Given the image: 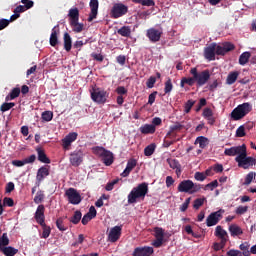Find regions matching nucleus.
Segmentation results:
<instances>
[{"label":"nucleus","mask_w":256,"mask_h":256,"mask_svg":"<svg viewBox=\"0 0 256 256\" xmlns=\"http://www.w3.org/2000/svg\"><path fill=\"white\" fill-rule=\"evenodd\" d=\"M90 97L94 103L98 105H105L107 103V97H109V93L104 89L98 87H92L90 90Z\"/></svg>","instance_id":"5"},{"label":"nucleus","mask_w":256,"mask_h":256,"mask_svg":"<svg viewBox=\"0 0 256 256\" xmlns=\"http://www.w3.org/2000/svg\"><path fill=\"white\" fill-rule=\"evenodd\" d=\"M83 157L85 154L82 150H75L70 154V163L73 167H79L83 163Z\"/></svg>","instance_id":"10"},{"label":"nucleus","mask_w":256,"mask_h":256,"mask_svg":"<svg viewBox=\"0 0 256 256\" xmlns=\"http://www.w3.org/2000/svg\"><path fill=\"white\" fill-rule=\"evenodd\" d=\"M147 193H149V184H147V182L138 184L137 187H134L128 194V204L133 205L137 203L139 199L143 201Z\"/></svg>","instance_id":"1"},{"label":"nucleus","mask_w":256,"mask_h":256,"mask_svg":"<svg viewBox=\"0 0 256 256\" xmlns=\"http://www.w3.org/2000/svg\"><path fill=\"white\" fill-rule=\"evenodd\" d=\"M217 49V43H211L207 47L204 48V57L207 61H215V55Z\"/></svg>","instance_id":"14"},{"label":"nucleus","mask_w":256,"mask_h":256,"mask_svg":"<svg viewBox=\"0 0 256 256\" xmlns=\"http://www.w3.org/2000/svg\"><path fill=\"white\" fill-rule=\"evenodd\" d=\"M79 134L77 132H71L62 139V147L65 151H69V147H71V143L77 141V137Z\"/></svg>","instance_id":"15"},{"label":"nucleus","mask_w":256,"mask_h":256,"mask_svg":"<svg viewBox=\"0 0 256 256\" xmlns=\"http://www.w3.org/2000/svg\"><path fill=\"white\" fill-rule=\"evenodd\" d=\"M239 73L237 71L230 72L227 76L226 83L227 85H233L237 81Z\"/></svg>","instance_id":"34"},{"label":"nucleus","mask_w":256,"mask_h":256,"mask_svg":"<svg viewBox=\"0 0 256 256\" xmlns=\"http://www.w3.org/2000/svg\"><path fill=\"white\" fill-rule=\"evenodd\" d=\"M35 5V2L29 1L26 5H19L14 9V13L17 15H21V13H25V11L32 9V7Z\"/></svg>","instance_id":"24"},{"label":"nucleus","mask_w":256,"mask_h":256,"mask_svg":"<svg viewBox=\"0 0 256 256\" xmlns=\"http://www.w3.org/2000/svg\"><path fill=\"white\" fill-rule=\"evenodd\" d=\"M154 253L153 247L143 246L136 247L132 253V256H151Z\"/></svg>","instance_id":"16"},{"label":"nucleus","mask_w":256,"mask_h":256,"mask_svg":"<svg viewBox=\"0 0 256 256\" xmlns=\"http://www.w3.org/2000/svg\"><path fill=\"white\" fill-rule=\"evenodd\" d=\"M116 93L117 95L123 97V95H127V88H125L124 86H118L116 88Z\"/></svg>","instance_id":"62"},{"label":"nucleus","mask_w":256,"mask_h":256,"mask_svg":"<svg viewBox=\"0 0 256 256\" xmlns=\"http://www.w3.org/2000/svg\"><path fill=\"white\" fill-rule=\"evenodd\" d=\"M229 231L231 237H239V235H243V229L237 224H232L229 226Z\"/></svg>","instance_id":"28"},{"label":"nucleus","mask_w":256,"mask_h":256,"mask_svg":"<svg viewBox=\"0 0 256 256\" xmlns=\"http://www.w3.org/2000/svg\"><path fill=\"white\" fill-rule=\"evenodd\" d=\"M235 161L238 163V167H241L242 169H249V167H253V165L256 164L255 158L247 156V148L242 154L235 158Z\"/></svg>","instance_id":"6"},{"label":"nucleus","mask_w":256,"mask_h":256,"mask_svg":"<svg viewBox=\"0 0 256 256\" xmlns=\"http://www.w3.org/2000/svg\"><path fill=\"white\" fill-rule=\"evenodd\" d=\"M194 179H196V181H205L207 179V175L203 172H196L194 174Z\"/></svg>","instance_id":"58"},{"label":"nucleus","mask_w":256,"mask_h":256,"mask_svg":"<svg viewBox=\"0 0 256 256\" xmlns=\"http://www.w3.org/2000/svg\"><path fill=\"white\" fill-rule=\"evenodd\" d=\"M49 169H51V166H49V165L42 166L38 169L37 175H36V179H37L38 183H41V181H43L45 179V177H49V175H50Z\"/></svg>","instance_id":"20"},{"label":"nucleus","mask_w":256,"mask_h":256,"mask_svg":"<svg viewBox=\"0 0 256 256\" xmlns=\"http://www.w3.org/2000/svg\"><path fill=\"white\" fill-rule=\"evenodd\" d=\"M228 256H243V253L239 250L231 249L227 252Z\"/></svg>","instance_id":"64"},{"label":"nucleus","mask_w":256,"mask_h":256,"mask_svg":"<svg viewBox=\"0 0 256 256\" xmlns=\"http://www.w3.org/2000/svg\"><path fill=\"white\" fill-rule=\"evenodd\" d=\"M81 217V211L76 210L74 215L70 218V223H73V225H78V223L81 221Z\"/></svg>","instance_id":"41"},{"label":"nucleus","mask_w":256,"mask_h":256,"mask_svg":"<svg viewBox=\"0 0 256 256\" xmlns=\"http://www.w3.org/2000/svg\"><path fill=\"white\" fill-rule=\"evenodd\" d=\"M68 17L70 18V23L79 21V8H71L69 10Z\"/></svg>","instance_id":"30"},{"label":"nucleus","mask_w":256,"mask_h":256,"mask_svg":"<svg viewBox=\"0 0 256 256\" xmlns=\"http://www.w3.org/2000/svg\"><path fill=\"white\" fill-rule=\"evenodd\" d=\"M161 35H163V30L160 29H156V28H149L146 31V37H148L149 41H151V43H157L159 41H161Z\"/></svg>","instance_id":"11"},{"label":"nucleus","mask_w":256,"mask_h":256,"mask_svg":"<svg viewBox=\"0 0 256 256\" xmlns=\"http://www.w3.org/2000/svg\"><path fill=\"white\" fill-rule=\"evenodd\" d=\"M37 153H38V161H40L41 163H46L47 165L51 163V159L47 157V154H45V150L41 148H37Z\"/></svg>","instance_id":"29"},{"label":"nucleus","mask_w":256,"mask_h":256,"mask_svg":"<svg viewBox=\"0 0 256 256\" xmlns=\"http://www.w3.org/2000/svg\"><path fill=\"white\" fill-rule=\"evenodd\" d=\"M15 205V201L13 198L5 197L3 199V206L4 207H13Z\"/></svg>","instance_id":"56"},{"label":"nucleus","mask_w":256,"mask_h":256,"mask_svg":"<svg viewBox=\"0 0 256 256\" xmlns=\"http://www.w3.org/2000/svg\"><path fill=\"white\" fill-rule=\"evenodd\" d=\"M253 111V106L251 103L245 102L243 104L238 105L230 114V117L233 121H241L246 115H249Z\"/></svg>","instance_id":"2"},{"label":"nucleus","mask_w":256,"mask_h":256,"mask_svg":"<svg viewBox=\"0 0 256 256\" xmlns=\"http://www.w3.org/2000/svg\"><path fill=\"white\" fill-rule=\"evenodd\" d=\"M245 135H247L245 133V126L244 125L239 126L236 130V137H245Z\"/></svg>","instance_id":"59"},{"label":"nucleus","mask_w":256,"mask_h":256,"mask_svg":"<svg viewBox=\"0 0 256 256\" xmlns=\"http://www.w3.org/2000/svg\"><path fill=\"white\" fill-rule=\"evenodd\" d=\"M163 241L164 238H156L153 242L152 245L153 247H155L156 249H159V247H161L163 245Z\"/></svg>","instance_id":"63"},{"label":"nucleus","mask_w":256,"mask_h":256,"mask_svg":"<svg viewBox=\"0 0 256 256\" xmlns=\"http://www.w3.org/2000/svg\"><path fill=\"white\" fill-rule=\"evenodd\" d=\"M121 37H131V28L129 26H123L117 31Z\"/></svg>","instance_id":"37"},{"label":"nucleus","mask_w":256,"mask_h":256,"mask_svg":"<svg viewBox=\"0 0 256 256\" xmlns=\"http://www.w3.org/2000/svg\"><path fill=\"white\" fill-rule=\"evenodd\" d=\"M225 245H227V242H223L222 240H220V242L214 243V251H221V249L225 248Z\"/></svg>","instance_id":"57"},{"label":"nucleus","mask_w":256,"mask_h":256,"mask_svg":"<svg viewBox=\"0 0 256 256\" xmlns=\"http://www.w3.org/2000/svg\"><path fill=\"white\" fill-rule=\"evenodd\" d=\"M0 252L5 256H16L19 253V249L13 246L0 247Z\"/></svg>","instance_id":"23"},{"label":"nucleus","mask_w":256,"mask_h":256,"mask_svg":"<svg viewBox=\"0 0 256 256\" xmlns=\"http://www.w3.org/2000/svg\"><path fill=\"white\" fill-rule=\"evenodd\" d=\"M155 131V125L152 124H144L140 127V133H142V135H153Z\"/></svg>","instance_id":"25"},{"label":"nucleus","mask_w":256,"mask_h":256,"mask_svg":"<svg viewBox=\"0 0 256 256\" xmlns=\"http://www.w3.org/2000/svg\"><path fill=\"white\" fill-rule=\"evenodd\" d=\"M56 227L59 231H67V227L63 225V217H60L56 220Z\"/></svg>","instance_id":"54"},{"label":"nucleus","mask_w":256,"mask_h":256,"mask_svg":"<svg viewBox=\"0 0 256 256\" xmlns=\"http://www.w3.org/2000/svg\"><path fill=\"white\" fill-rule=\"evenodd\" d=\"M203 203H205V198H198L194 200L193 208L199 209L200 207H202Z\"/></svg>","instance_id":"60"},{"label":"nucleus","mask_w":256,"mask_h":256,"mask_svg":"<svg viewBox=\"0 0 256 256\" xmlns=\"http://www.w3.org/2000/svg\"><path fill=\"white\" fill-rule=\"evenodd\" d=\"M179 193H199L201 191V184L193 183L191 180H183L178 185Z\"/></svg>","instance_id":"4"},{"label":"nucleus","mask_w":256,"mask_h":256,"mask_svg":"<svg viewBox=\"0 0 256 256\" xmlns=\"http://www.w3.org/2000/svg\"><path fill=\"white\" fill-rule=\"evenodd\" d=\"M63 41H64V49L69 53L73 47V40L71 39V35L69 33L65 32L63 35Z\"/></svg>","instance_id":"26"},{"label":"nucleus","mask_w":256,"mask_h":256,"mask_svg":"<svg viewBox=\"0 0 256 256\" xmlns=\"http://www.w3.org/2000/svg\"><path fill=\"white\" fill-rule=\"evenodd\" d=\"M43 199H45V194L43 193V191H38L36 193V196L34 197V203H36V205H39V203H43Z\"/></svg>","instance_id":"46"},{"label":"nucleus","mask_w":256,"mask_h":256,"mask_svg":"<svg viewBox=\"0 0 256 256\" xmlns=\"http://www.w3.org/2000/svg\"><path fill=\"white\" fill-rule=\"evenodd\" d=\"M34 219L38 225H43L45 223V206L40 204L35 212Z\"/></svg>","instance_id":"19"},{"label":"nucleus","mask_w":256,"mask_h":256,"mask_svg":"<svg viewBox=\"0 0 256 256\" xmlns=\"http://www.w3.org/2000/svg\"><path fill=\"white\" fill-rule=\"evenodd\" d=\"M155 238L164 239L165 238V231L161 227L154 228Z\"/></svg>","instance_id":"47"},{"label":"nucleus","mask_w":256,"mask_h":256,"mask_svg":"<svg viewBox=\"0 0 256 256\" xmlns=\"http://www.w3.org/2000/svg\"><path fill=\"white\" fill-rule=\"evenodd\" d=\"M7 245H9V236H7V233H3L0 237V248L7 247Z\"/></svg>","instance_id":"49"},{"label":"nucleus","mask_w":256,"mask_h":256,"mask_svg":"<svg viewBox=\"0 0 256 256\" xmlns=\"http://www.w3.org/2000/svg\"><path fill=\"white\" fill-rule=\"evenodd\" d=\"M65 195L72 205H79V203H81V194H79L75 188L66 190Z\"/></svg>","instance_id":"9"},{"label":"nucleus","mask_w":256,"mask_h":256,"mask_svg":"<svg viewBox=\"0 0 256 256\" xmlns=\"http://www.w3.org/2000/svg\"><path fill=\"white\" fill-rule=\"evenodd\" d=\"M195 83H196L195 76L183 77L180 81V87H185V85H189V87H193Z\"/></svg>","instance_id":"31"},{"label":"nucleus","mask_w":256,"mask_h":256,"mask_svg":"<svg viewBox=\"0 0 256 256\" xmlns=\"http://www.w3.org/2000/svg\"><path fill=\"white\" fill-rule=\"evenodd\" d=\"M256 177V173L255 172H249L247 175H246V178H245V181L243 183V185H251L253 179H255Z\"/></svg>","instance_id":"48"},{"label":"nucleus","mask_w":256,"mask_h":256,"mask_svg":"<svg viewBox=\"0 0 256 256\" xmlns=\"http://www.w3.org/2000/svg\"><path fill=\"white\" fill-rule=\"evenodd\" d=\"M121 231V226H114L113 228H111L108 234V240L111 243H117V241H119V239L121 238Z\"/></svg>","instance_id":"17"},{"label":"nucleus","mask_w":256,"mask_h":256,"mask_svg":"<svg viewBox=\"0 0 256 256\" xmlns=\"http://www.w3.org/2000/svg\"><path fill=\"white\" fill-rule=\"evenodd\" d=\"M13 107H15V102H4L0 106V111H2V113H5L6 111L13 109Z\"/></svg>","instance_id":"42"},{"label":"nucleus","mask_w":256,"mask_h":256,"mask_svg":"<svg viewBox=\"0 0 256 256\" xmlns=\"http://www.w3.org/2000/svg\"><path fill=\"white\" fill-rule=\"evenodd\" d=\"M251 59V52H244L239 57V65H247Z\"/></svg>","instance_id":"36"},{"label":"nucleus","mask_w":256,"mask_h":256,"mask_svg":"<svg viewBox=\"0 0 256 256\" xmlns=\"http://www.w3.org/2000/svg\"><path fill=\"white\" fill-rule=\"evenodd\" d=\"M235 50V45L231 42H225L221 45L216 44V55L225 56L229 51Z\"/></svg>","instance_id":"13"},{"label":"nucleus","mask_w":256,"mask_h":256,"mask_svg":"<svg viewBox=\"0 0 256 256\" xmlns=\"http://www.w3.org/2000/svg\"><path fill=\"white\" fill-rule=\"evenodd\" d=\"M89 5L91 12L89 14L88 21L91 23V21L97 19V14L99 13V0H90Z\"/></svg>","instance_id":"18"},{"label":"nucleus","mask_w":256,"mask_h":256,"mask_svg":"<svg viewBox=\"0 0 256 256\" xmlns=\"http://www.w3.org/2000/svg\"><path fill=\"white\" fill-rule=\"evenodd\" d=\"M71 27H73L74 33H81L83 31V24L79 23V21L76 22H70Z\"/></svg>","instance_id":"44"},{"label":"nucleus","mask_w":256,"mask_h":256,"mask_svg":"<svg viewBox=\"0 0 256 256\" xmlns=\"http://www.w3.org/2000/svg\"><path fill=\"white\" fill-rule=\"evenodd\" d=\"M135 167H137V160H128L125 170L121 173V177H129V174L133 169H135Z\"/></svg>","instance_id":"22"},{"label":"nucleus","mask_w":256,"mask_h":256,"mask_svg":"<svg viewBox=\"0 0 256 256\" xmlns=\"http://www.w3.org/2000/svg\"><path fill=\"white\" fill-rule=\"evenodd\" d=\"M171 91H173V82L171 81V78H168V80L165 82L164 93L165 95H169Z\"/></svg>","instance_id":"45"},{"label":"nucleus","mask_w":256,"mask_h":256,"mask_svg":"<svg viewBox=\"0 0 256 256\" xmlns=\"http://www.w3.org/2000/svg\"><path fill=\"white\" fill-rule=\"evenodd\" d=\"M59 25H56L52 28V32L50 35L49 43L51 47H57L59 45Z\"/></svg>","instance_id":"21"},{"label":"nucleus","mask_w":256,"mask_h":256,"mask_svg":"<svg viewBox=\"0 0 256 256\" xmlns=\"http://www.w3.org/2000/svg\"><path fill=\"white\" fill-rule=\"evenodd\" d=\"M40 226L42 227V239H47L49 238V235H51V227L48 226L47 224H45V222L43 224H40Z\"/></svg>","instance_id":"38"},{"label":"nucleus","mask_w":256,"mask_h":256,"mask_svg":"<svg viewBox=\"0 0 256 256\" xmlns=\"http://www.w3.org/2000/svg\"><path fill=\"white\" fill-rule=\"evenodd\" d=\"M215 236L219 237V239L222 241V243H227V231L223 230V227L217 226L215 229Z\"/></svg>","instance_id":"27"},{"label":"nucleus","mask_w":256,"mask_h":256,"mask_svg":"<svg viewBox=\"0 0 256 256\" xmlns=\"http://www.w3.org/2000/svg\"><path fill=\"white\" fill-rule=\"evenodd\" d=\"M190 73L192 76H194L197 87H203V85H207L211 79V73L209 70L199 72L197 68L194 67L190 69Z\"/></svg>","instance_id":"3"},{"label":"nucleus","mask_w":256,"mask_h":256,"mask_svg":"<svg viewBox=\"0 0 256 256\" xmlns=\"http://www.w3.org/2000/svg\"><path fill=\"white\" fill-rule=\"evenodd\" d=\"M42 120L49 122V121H53V112L51 111H45L42 113Z\"/></svg>","instance_id":"51"},{"label":"nucleus","mask_w":256,"mask_h":256,"mask_svg":"<svg viewBox=\"0 0 256 256\" xmlns=\"http://www.w3.org/2000/svg\"><path fill=\"white\" fill-rule=\"evenodd\" d=\"M216 187H219V182L217 180H214V181L208 183L205 186V189H210V191H213V189H216Z\"/></svg>","instance_id":"61"},{"label":"nucleus","mask_w":256,"mask_h":256,"mask_svg":"<svg viewBox=\"0 0 256 256\" xmlns=\"http://www.w3.org/2000/svg\"><path fill=\"white\" fill-rule=\"evenodd\" d=\"M92 151L94 153V155H98V157H104L105 153L108 151L107 149H105L104 147L101 146H96L92 148Z\"/></svg>","instance_id":"39"},{"label":"nucleus","mask_w":256,"mask_h":256,"mask_svg":"<svg viewBox=\"0 0 256 256\" xmlns=\"http://www.w3.org/2000/svg\"><path fill=\"white\" fill-rule=\"evenodd\" d=\"M129 13V7L123 3H116L113 5L110 15L112 19H119V17H123Z\"/></svg>","instance_id":"7"},{"label":"nucleus","mask_w":256,"mask_h":256,"mask_svg":"<svg viewBox=\"0 0 256 256\" xmlns=\"http://www.w3.org/2000/svg\"><path fill=\"white\" fill-rule=\"evenodd\" d=\"M249 211L248 206H238L235 210L236 215H245Z\"/></svg>","instance_id":"53"},{"label":"nucleus","mask_w":256,"mask_h":256,"mask_svg":"<svg viewBox=\"0 0 256 256\" xmlns=\"http://www.w3.org/2000/svg\"><path fill=\"white\" fill-rule=\"evenodd\" d=\"M193 105H195V101L188 100L184 105V113H191V109H193Z\"/></svg>","instance_id":"50"},{"label":"nucleus","mask_w":256,"mask_h":256,"mask_svg":"<svg viewBox=\"0 0 256 256\" xmlns=\"http://www.w3.org/2000/svg\"><path fill=\"white\" fill-rule=\"evenodd\" d=\"M155 83H157V78H155V76H151L146 82V87H148V89H153V87H155Z\"/></svg>","instance_id":"55"},{"label":"nucleus","mask_w":256,"mask_h":256,"mask_svg":"<svg viewBox=\"0 0 256 256\" xmlns=\"http://www.w3.org/2000/svg\"><path fill=\"white\" fill-rule=\"evenodd\" d=\"M250 247L251 245L249 244V242H244L240 244L239 249L240 251H242V256H251V250H249Z\"/></svg>","instance_id":"35"},{"label":"nucleus","mask_w":256,"mask_h":256,"mask_svg":"<svg viewBox=\"0 0 256 256\" xmlns=\"http://www.w3.org/2000/svg\"><path fill=\"white\" fill-rule=\"evenodd\" d=\"M21 95V88H13L9 95L6 96L5 101H13V99H17Z\"/></svg>","instance_id":"32"},{"label":"nucleus","mask_w":256,"mask_h":256,"mask_svg":"<svg viewBox=\"0 0 256 256\" xmlns=\"http://www.w3.org/2000/svg\"><path fill=\"white\" fill-rule=\"evenodd\" d=\"M246 149L247 146L245 144H242L240 146H233L231 148H226L224 150V155H226L227 157H235V155H238L237 157H239V155L243 154Z\"/></svg>","instance_id":"12"},{"label":"nucleus","mask_w":256,"mask_h":256,"mask_svg":"<svg viewBox=\"0 0 256 256\" xmlns=\"http://www.w3.org/2000/svg\"><path fill=\"white\" fill-rule=\"evenodd\" d=\"M208 139L204 136H199L196 138L195 143L199 144L200 149H205L207 147Z\"/></svg>","instance_id":"43"},{"label":"nucleus","mask_w":256,"mask_h":256,"mask_svg":"<svg viewBox=\"0 0 256 256\" xmlns=\"http://www.w3.org/2000/svg\"><path fill=\"white\" fill-rule=\"evenodd\" d=\"M170 167H171V169H176L177 175H179V173H181V164H179V161L173 160L170 163Z\"/></svg>","instance_id":"52"},{"label":"nucleus","mask_w":256,"mask_h":256,"mask_svg":"<svg viewBox=\"0 0 256 256\" xmlns=\"http://www.w3.org/2000/svg\"><path fill=\"white\" fill-rule=\"evenodd\" d=\"M157 145H155V143H152L150 145H148L145 149H144V155L146 157H151V155H153L155 153V149H156Z\"/></svg>","instance_id":"40"},{"label":"nucleus","mask_w":256,"mask_h":256,"mask_svg":"<svg viewBox=\"0 0 256 256\" xmlns=\"http://www.w3.org/2000/svg\"><path fill=\"white\" fill-rule=\"evenodd\" d=\"M223 213H225V210L220 209L216 212H212L207 218H206V225L207 227H215L221 219H223Z\"/></svg>","instance_id":"8"},{"label":"nucleus","mask_w":256,"mask_h":256,"mask_svg":"<svg viewBox=\"0 0 256 256\" xmlns=\"http://www.w3.org/2000/svg\"><path fill=\"white\" fill-rule=\"evenodd\" d=\"M102 161L107 167H109L110 165H113V153L107 150V152L102 157Z\"/></svg>","instance_id":"33"}]
</instances>
